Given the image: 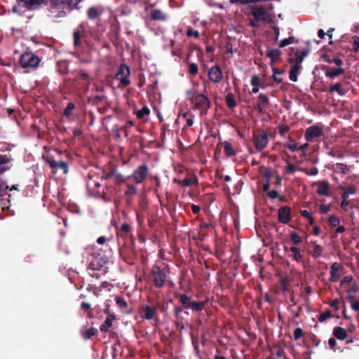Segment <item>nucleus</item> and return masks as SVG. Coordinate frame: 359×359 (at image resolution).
<instances>
[{
	"label": "nucleus",
	"mask_w": 359,
	"mask_h": 359,
	"mask_svg": "<svg viewBox=\"0 0 359 359\" xmlns=\"http://www.w3.org/2000/svg\"><path fill=\"white\" fill-rule=\"evenodd\" d=\"M210 107V101L208 98L203 95H198L195 97L194 108L200 110V115L203 116L206 114Z\"/></svg>",
	"instance_id": "5"
},
{
	"label": "nucleus",
	"mask_w": 359,
	"mask_h": 359,
	"mask_svg": "<svg viewBox=\"0 0 359 359\" xmlns=\"http://www.w3.org/2000/svg\"><path fill=\"white\" fill-rule=\"evenodd\" d=\"M10 24L12 29V36L18 41L22 38V29L20 27L18 26L16 18L15 16H11Z\"/></svg>",
	"instance_id": "10"
},
{
	"label": "nucleus",
	"mask_w": 359,
	"mask_h": 359,
	"mask_svg": "<svg viewBox=\"0 0 359 359\" xmlns=\"http://www.w3.org/2000/svg\"><path fill=\"white\" fill-rule=\"evenodd\" d=\"M291 220V210L288 207H281L278 210V221L282 224H287Z\"/></svg>",
	"instance_id": "12"
},
{
	"label": "nucleus",
	"mask_w": 359,
	"mask_h": 359,
	"mask_svg": "<svg viewBox=\"0 0 359 359\" xmlns=\"http://www.w3.org/2000/svg\"><path fill=\"white\" fill-rule=\"evenodd\" d=\"M258 103L266 106L269 103V98L264 94H259L258 97Z\"/></svg>",
	"instance_id": "46"
},
{
	"label": "nucleus",
	"mask_w": 359,
	"mask_h": 359,
	"mask_svg": "<svg viewBox=\"0 0 359 359\" xmlns=\"http://www.w3.org/2000/svg\"><path fill=\"white\" fill-rule=\"evenodd\" d=\"M149 114V109L148 107H144L140 110L137 111L136 115L138 118H142L144 116L148 115Z\"/></svg>",
	"instance_id": "39"
},
{
	"label": "nucleus",
	"mask_w": 359,
	"mask_h": 359,
	"mask_svg": "<svg viewBox=\"0 0 359 359\" xmlns=\"http://www.w3.org/2000/svg\"><path fill=\"white\" fill-rule=\"evenodd\" d=\"M96 330L95 328H90L83 333V337L86 339H90L91 337L95 335Z\"/></svg>",
	"instance_id": "41"
},
{
	"label": "nucleus",
	"mask_w": 359,
	"mask_h": 359,
	"mask_svg": "<svg viewBox=\"0 0 359 359\" xmlns=\"http://www.w3.org/2000/svg\"><path fill=\"white\" fill-rule=\"evenodd\" d=\"M130 74V69L129 67L125 64H121L116 74V79L120 81L119 88H123L130 85V81L128 79Z\"/></svg>",
	"instance_id": "2"
},
{
	"label": "nucleus",
	"mask_w": 359,
	"mask_h": 359,
	"mask_svg": "<svg viewBox=\"0 0 359 359\" xmlns=\"http://www.w3.org/2000/svg\"><path fill=\"white\" fill-rule=\"evenodd\" d=\"M301 67H298V65H291V69L290 71V79L292 81H297V76L299 74V72Z\"/></svg>",
	"instance_id": "24"
},
{
	"label": "nucleus",
	"mask_w": 359,
	"mask_h": 359,
	"mask_svg": "<svg viewBox=\"0 0 359 359\" xmlns=\"http://www.w3.org/2000/svg\"><path fill=\"white\" fill-rule=\"evenodd\" d=\"M355 283V282L353 281L352 276H346L342 279L340 286L341 288H344L345 290H346L348 287H351V285Z\"/></svg>",
	"instance_id": "26"
},
{
	"label": "nucleus",
	"mask_w": 359,
	"mask_h": 359,
	"mask_svg": "<svg viewBox=\"0 0 359 359\" xmlns=\"http://www.w3.org/2000/svg\"><path fill=\"white\" fill-rule=\"evenodd\" d=\"M224 148L225 152L227 154H229V155L233 154V151H232V148H231V145L230 143H229L227 142H224Z\"/></svg>",
	"instance_id": "59"
},
{
	"label": "nucleus",
	"mask_w": 359,
	"mask_h": 359,
	"mask_svg": "<svg viewBox=\"0 0 359 359\" xmlns=\"http://www.w3.org/2000/svg\"><path fill=\"white\" fill-rule=\"evenodd\" d=\"M198 65L196 63L189 65V72L191 75H196L198 73Z\"/></svg>",
	"instance_id": "49"
},
{
	"label": "nucleus",
	"mask_w": 359,
	"mask_h": 359,
	"mask_svg": "<svg viewBox=\"0 0 359 359\" xmlns=\"http://www.w3.org/2000/svg\"><path fill=\"white\" fill-rule=\"evenodd\" d=\"M268 135L266 133L257 136L255 139V147L257 151L263 150L268 144Z\"/></svg>",
	"instance_id": "14"
},
{
	"label": "nucleus",
	"mask_w": 359,
	"mask_h": 359,
	"mask_svg": "<svg viewBox=\"0 0 359 359\" xmlns=\"http://www.w3.org/2000/svg\"><path fill=\"white\" fill-rule=\"evenodd\" d=\"M109 177H111L114 180L117 182H126L128 179L130 178V176L125 177L122 175L121 173L116 172H111L109 175Z\"/></svg>",
	"instance_id": "19"
},
{
	"label": "nucleus",
	"mask_w": 359,
	"mask_h": 359,
	"mask_svg": "<svg viewBox=\"0 0 359 359\" xmlns=\"http://www.w3.org/2000/svg\"><path fill=\"white\" fill-rule=\"evenodd\" d=\"M205 303L203 302H192L189 306V309H191L194 311H202L204 308Z\"/></svg>",
	"instance_id": "28"
},
{
	"label": "nucleus",
	"mask_w": 359,
	"mask_h": 359,
	"mask_svg": "<svg viewBox=\"0 0 359 359\" xmlns=\"http://www.w3.org/2000/svg\"><path fill=\"white\" fill-rule=\"evenodd\" d=\"M187 36L189 37L194 36V38L197 39L199 37V32L193 29L191 27H189L187 32Z\"/></svg>",
	"instance_id": "52"
},
{
	"label": "nucleus",
	"mask_w": 359,
	"mask_h": 359,
	"mask_svg": "<svg viewBox=\"0 0 359 359\" xmlns=\"http://www.w3.org/2000/svg\"><path fill=\"white\" fill-rule=\"evenodd\" d=\"M333 333L334 336L339 340H344L347 337L346 330L340 327H335L333 330Z\"/></svg>",
	"instance_id": "21"
},
{
	"label": "nucleus",
	"mask_w": 359,
	"mask_h": 359,
	"mask_svg": "<svg viewBox=\"0 0 359 359\" xmlns=\"http://www.w3.org/2000/svg\"><path fill=\"white\" fill-rule=\"evenodd\" d=\"M330 92H337L339 95L344 96L346 94V91L342 89V85L340 83H336L330 87Z\"/></svg>",
	"instance_id": "25"
},
{
	"label": "nucleus",
	"mask_w": 359,
	"mask_h": 359,
	"mask_svg": "<svg viewBox=\"0 0 359 359\" xmlns=\"http://www.w3.org/2000/svg\"><path fill=\"white\" fill-rule=\"evenodd\" d=\"M330 210V205L321 204L319 208V212L321 214H326Z\"/></svg>",
	"instance_id": "56"
},
{
	"label": "nucleus",
	"mask_w": 359,
	"mask_h": 359,
	"mask_svg": "<svg viewBox=\"0 0 359 359\" xmlns=\"http://www.w3.org/2000/svg\"><path fill=\"white\" fill-rule=\"evenodd\" d=\"M113 320L114 318L112 316H108L104 323L100 325V330L104 332H107L109 328L112 325Z\"/></svg>",
	"instance_id": "27"
},
{
	"label": "nucleus",
	"mask_w": 359,
	"mask_h": 359,
	"mask_svg": "<svg viewBox=\"0 0 359 359\" xmlns=\"http://www.w3.org/2000/svg\"><path fill=\"white\" fill-rule=\"evenodd\" d=\"M41 59L32 52H24V69H36Z\"/></svg>",
	"instance_id": "4"
},
{
	"label": "nucleus",
	"mask_w": 359,
	"mask_h": 359,
	"mask_svg": "<svg viewBox=\"0 0 359 359\" xmlns=\"http://www.w3.org/2000/svg\"><path fill=\"white\" fill-rule=\"evenodd\" d=\"M267 196L271 199H275L278 196V193L276 190H271L268 191Z\"/></svg>",
	"instance_id": "63"
},
{
	"label": "nucleus",
	"mask_w": 359,
	"mask_h": 359,
	"mask_svg": "<svg viewBox=\"0 0 359 359\" xmlns=\"http://www.w3.org/2000/svg\"><path fill=\"white\" fill-rule=\"evenodd\" d=\"M81 1V0H67V1L65 4L69 8V10H72L73 8H76L77 4Z\"/></svg>",
	"instance_id": "42"
},
{
	"label": "nucleus",
	"mask_w": 359,
	"mask_h": 359,
	"mask_svg": "<svg viewBox=\"0 0 359 359\" xmlns=\"http://www.w3.org/2000/svg\"><path fill=\"white\" fill-rule=\"evenodd\" d=\"M293 42H294V38L289 37L288 39L281 40L279 43V47L284 48V47L292 43Z\"/></svg>",
	"instance_id": "43"
},
{
	"label": "nucleus",
	"mask_w": 359,
	"mask_h": 359,
	"mask_svg": "<svg viewBox=\"0 0 359 359\" xmlns=\"http://www.w3.org/2000/svg\"><path fill=\"white\" fill-rule=\"evenodd\" d=\"M297 170V168L294 165H293L292 163H291L290 162H287V165L285 168L284 172L285 174L286 173H292Z\"/></svg>",
	"instance_id": "53"
},
{
	"label": "nucleus",
	"mask_w": 359,
	"mask_h": 359,
	"mask_svg": "<svg viewBox=\"0 0 359 359\" xmlns=\"http://www.w3.org/2000/svg\"><path fill=\"white\" fill-rule=\"evenodd\" d=\"M116 304L121 309H126L128 306L127 302L121 297L116 298Z\"/></svg>",
	"instance_id": "55"
},
{
	"label": "nucleus",
	"mask_w": 359,
	"mask_h": 359,
	"mask_svg": "<svg viewBox=\"0 0 359 359\" xmlns=\"http://www.w3.org/2000/svg\"><path fill=\"white\" fill-rule=\"evenodd\" d=\"M329 222L331 226L335 227L339 225L340 221L337 217L332 215L329 217Z\"/></svg>",
	"instance_id": "48"
},
{
	"label": "nucleus",
	"mask_w": 359,
	"mask_h": 359,
	"mask_svg": "<svg viewBox=\"0 0 359 359\" xmlns=\"http://www.w3.org/2000/svg\"><path fill=\"white\" fill-rule=\"evenodd\" d=\"M183 118H186L187 126L190 127L194 123V116L189 115L188 113H184L182 114Z\"/></svg>",
	"instance_id": "44"
},
{
	"label": "nucleus",
	"mask_w": 359,
	"mask_h": 359,
	"mask_svg": "<svg viewBox=\"0 0 359 359\" xmlns=\"http://www.w3.org/2000/svg\"><path fill=\"white\" fill-rule=\"evenodd\" d=\"M347 294H355L357 292V284L355 283L354 284H352L351 287H348L346 289Z\"/></svg>",
	"instance_id": "60"
},
{
	"label": "nucleus",
	"mask_w": 359,
	"mask_h": 359,
	"mask_svg": "<svg viewBox=\"0 0 359 359\" xmlns=\"http://www.w3.org/2000/svg\"><path fill=\"white\" fill-rule=\"evenodd\" d=\"M344 72V69L339 67L337 69L327 71L325 72V76L330 79H334L336 76L343 74Z\"/></svg>",
	"instance_id": "29"
},
{
	"label": "nucleus",
	"mask_w": 359,
	"mask_h": 359,
	"mask_svg": "<svg viewBox=\"0 0 359 359\" xmlns=\"http://www.w3.org/2000/svg\"><path fill=\"white\" fill-rule=\"evenodd\" d=\"M7 112L8 114V116L10 117L14 118L16 121V122L18 123V124L20 125V121L18 119L17 115H20V111H17L15 109H13L8 108L7 109Z\"/></svg>",
	"instance_id": "35"
},
{
	"label": "nucleus",
	"mask_w": 359,
	"mask_h": 359,
	"mask_svg": "<svg viewBox=\"0 0 359 359\" xmlns=\"http://www.w3.org/2000/svg\"><path fill=\"white\" fill-rule=\"evenodd\" d=\"M303 334L302 330L299 327L296 328L294 331V337L295 339H299L302 337Z\"/></svg>",
	"instance_id": "61"
},
{
	"label": "nucleus",
	"mask_w": 359,
	"mask_h": 359,
	"mask_svg": "<svg viewBox=\"0 0 359 359\" xmlns=\"http://www.w3.org/2000/svg\"><path fill=\"white\" fill-rule=\"evenodd\" d=\"M88 17L91 20H94L96 18H97L98 12L97 11V9L93 7L90 8L88 11Z\"/></svg>",
	"instance_id": "40"
},
{
	"label": "nucleus",
	"mask_w": 359,
	"mask_h": 359,
	"mask_svg": "<svg viewBox=\"0 0 359 359\" xmlns=\"http://www.w3.org/2000/svg\"><path fill=\"white\" fill-rule=\"evenodd\" d=\"M174 182L182 187H191L197 184L198 180L195 175L189 174L184 180L174 179Z\"/></svg>",
	"instance_id": "9"
},
{
	"label": "nucleus",
	"mask_w": 359,
	"mask_h": 359,
	"mask_svg": "<svg viewBox=\"0 0 359 359\" xmlns=\"http://www.w3.org/2000/svg\"><path fill=\"white\" fill-rule=\"evenodd\" d=\"M323 248L322 247L318 244H315L314 245V250L313 252V257H318L322 252Z\"/></svg>",
	"instance_id": "50"
},
{
	"label": "nucleus",
	"mask_w": 359,
	"mask_h": 359,
	"mask_svg": "<svg viewBox=\"0 0 359 359\" xmlns=\"http://www.w3.org/2000/svg\"><path fill=\"white\" fill-rule=\"evenodd\" d=\"M271 4L268 6L253 5L250 8V14L257 21H268L271 19Z\"/></svg>",
	"instance_id": "1"
},
{
	"label": "nucleus",
	"mask_w": 359,
	"mask_h": 359,
	"mask_svg": "<svg viewBox=\"0 0 359 359\" xmlns=\"http://www.w3.org/2000/svg\"><path fill=\"white\" fill-rule=\"evenodd\" d=\"M81 32L79 31H75L74 32V43L75 46H77L80 43Z\"/></svg>",
	"instance_id": "54"
},
{
	"label": "nucleus",
	"mask_w": 359,
	"mask_h": 359,
	"mask_svg": "<svg viewBox=\"0 0 359 359\" xmlns=\"http://www.w3.org/2000/svg\"><path fill=\"white\" fill-rule=\"evenodd\" d=\"M22 2V0H17V3L12 6L11 8L8 10L9 13H12L11 16H15L17 19V15L20 18L21 16L20 14V4Z\"/></svg>",
	"instance_id": "20"
},
{
	"label": "nucleus",
	"mask_w": 359,
	"mask_h": 359,
	"mask_svg": "<svg viewBox=\"0 0 359 359\" xmlns=\"http://www.w3.org/2000/svg\"><path fill=\"white\" fill-rule=\"evenodd\" d=\"M290 238H291L292 243L294 245L299 244L300 243L302 242V238L295 231H292L290 233Z\"/></svg>",
	"instance_id": "34"
},
{
	"label": "nucleus",
	"mask_w": 359,
	"mask_h": 359,
	"mask_svg": "<svg viewBox=\"0 0 359 359\" xmlns=\"http://www.w3.org/2000/svg\"><path fill=\"white\" fill-rule=\"evenodd\" d=\"M266 54L273 60H275L279 58L280 55V51L278 49H269Z\"/></svg>",
	"instance_id": "31"
},
{
	"label": "nucleus",
	"mask_w": 359,
	"mask_h": 359,
	"mask_svg": "<svg viewBox=\"0 0 359 359\" xmlns=\"http://www.w3.org/2000/svg\"><path fill=\"white\" fill-rule=\"evenodd\" d=\"M8 186L6 185V182L0 179V198L6 195Z\"/></svg>",
	"instance_id": "38"
},
{
	"label": "nucleus",
	"mask_w": 359,
	"mask_h": 359,
	"mask_svg": "<svg viewBox=\"0 0 359 359\" xmlns=\"http://www.w3.org/2000/svg\"><path fill=\"white\" fill-rule=\"evenodd\" d=\"M298 170L304 172V173H306L308 175L316 176L318 173V168L316 167H313L311 169H308V168H298Z\"/></svg>",
	"instance_id": "33"
},
{
	"label": "nucleus",
	"mask_w": 359,
	"mask_h": 359,
	"mask_svg": "<svg viewBox=\"0 0 359 359\" xmlns=\"http://www.w3.org/2000/svg\"><path fill=\"white\" fill-rule=\"evenodd\" d=\"M74 108V104L73 103H69L65 110V114L66 116H69L72 114V109Z\"/></svg>",
	"instance_id": "58"
},
{
	"label": "nucleus",
	"mask_w": 359,
	"mask_h": 359,
	"mask_svg": "<svg viewBox=\"0 0 359 359\" xmlns=\"http://www.w3.org/2000/svg\"><path fill=\"white\" fill-rule=\"evenodd\" d=\"M341 198H342V201L341 203V207L343 208H345L349 204V201H348V197H347V196H346L342 194Z\"/></svg>",
	"instance_id": "62"
},
{
	"label": "nucleus",
	"mask_w": 359,
	"mask_h": 359,
	"mask_svg": "<svg viewBox=\"0 0 359 359\" xmlns=\"http://www.w3.org/2000/svg\"><path fill=\"white\" fill-rule=\"evenodd\" d=\"M152 276L154 285L156 287H162L164 285L166 276L164 271L159 266H154L152 270Z\"/></svg>",
	"instance_id": "6"
},
{
	"label": "nucleus",
	"mask_w": 359,
	"mask_h": 359,
	"mask_svg": "<svg viewBox=\"0 0 359 359\" xmlns=\"http://www.w3.org/2000/svg\"><path fill=\"white\" fill-rule=\"evenodd\" d=\"M137 193V189L133 185L127 184V190L125 194L127 196L135 195Z\"/></svg>",
	"instance_id": "47"
},
{
	"label": "nucleus",
	"mask_w": 359,
	"mask_h": 359,
	"mask_svg": "<svg viewBox=\"0 0 359 359\" xmlns=\"http://www.w3.org/2000/svg\"><path fill=\"white\" fill-rule=\"evenodd\" d=\"M226 102H227L229 107H230V108H233L236 106V102L233 100V95H228L226 96Z\"/></svg>",
	"instance_id": "57"
},
{
	"label": "nucleus",
	"mask_w": 359,
	"mask_h": 359,
	"mask_svg": "<svg viewBox=\"0 0 359 359\" xmlns=\"http://www.w3.org/2000/svg\"><path fill=\"white\" fill-rule=\"evenodd\" d=\"M151 18L154 20H165L167 19V16L165 13H163L161 10L156 9L154 10L151 13Z\"/></svg>",
	"instance_id": "23"
},
{
	"label": "nucleus",
	"mask_w": 359,
	"mask_h": 359,
	"mask_svg": "<svg viewBox=\"0 0 359 359\" xmlns=\"http://www.w3.org/2000/svg\"><path fill=\"white\" fill-rule=\"evenodd\" d=\"M209 79L213 83H219L223 79V73L220 67L215 65L212 67L208 74Z\"/></svg>",
	"instance_id": "8"
},
{
	"label": "nucleus",
	"mask_w": 359,
	"mask_h": 359,
	"mask_svg": "<svg viewBox=\"0 0 359 359\" xmlns=\"http://www.w3.org/2000/svg\"><path fill=\"white\" fill-rule=\"evenodd\" d=\"M323 131L320 127L312 126L306 130L305 138L307 141H311L313 139L320 137Z\"/></svg>",
	"instance_id": "11"
},
{
	"label": "nucleus",
	"mask_w": 359,
	"mask_h": 359,
	"mask_svg": "<svg viewBox=\"0 0 359 359\" xmlns=\"http://www.w3.org/2000/svg\"><path fill=\"white\" fill-rule=\"evenodd\" d=\"M340 269V264L337 262H334L332 264L330 267V280L331 282H336L339 278V274L338 273Z\"/></svg>",
	"instance_id": "16"
},
{
	"label": "nucleus",
	"mask_w": 359,
	"mask_h": 359,
	"mask_svg": "<svg viewBox=\"0 0 359 359\" xmlns=\"http://www.w3.org/2000/svg\"><path fill=\"white\" fill-rule=\"evenodd\" d=\"M179 300L180 303L183 305L184 309H189V306H190V304L191 302L190 298L187 297L186 294H180L179 297Z\"/></svg>",
	"instance_id": "30"
},
{
	"label": "nucleus",
	"mask_w": 359,
	"mask_h": 359,
	"mask_svg": "<svg viewBox=\"0 0 359 359\" xmlns=\"http://www.w3.org/2000/svg\"><path fill=\"white\" fill-rule=\"evenodd\" d=\"M251 85L253 86L252 89V93H257L259 91V79L257 76H253L251 79Z\"/></svg>",
	"instance_id": "36"
},
{
	"label": "nucleus",
	"mask_w": 359,
	"mask_h": 359,
	"mask_svg": "<svg viewBox=\"0 0 359 359\" xmlns=\"http://www.w3.org/2000/svg\"><path fill=\"white\" fill-rule=\"evenodd\" d=\"M156 311L155 309L145 305L143 306L140 312V316L142 318L147 320H151L154 318L156 315Z\"/></svg>",
	"instance_id": "15"
},
{
	"label": "nucleus",
	"mask_w": 359,
	"mask_h": 359,
	"mask_svg": "<svg viewBox=\"0 0 359 359\" xmlns=\"http://www.w3.org/2000/svg\"><path fill=\"white\" fill-rule=\"evenodd\" d=\"M329 184L326 181H321L318 183V188L316 192L323 196L328 195Z\"/></svg>",
	"instance_id": "18"
},
{
	"label": "nucleus",
	"mask_w": 359,
	"mask_h": 359,
	"mask_svg": "<svg viewBox=\"0 0 359 359\" xmlns=\"http://www.w3.org/2000/svg\"><path fill=\"white\" fill-rule=\"evenodd\" d=\"M352 46H353V50L355 52H357L359 48V37L358 36H353Z\"/></svg>",
	"instance_id": "51"
},
{
	"label": "nucleus",
	"mask_w": 359,
	"mask_h": 359,
	"mask_svg": "<svg viewBox=\"0 0 359 359\" xmlns=\"http://www.w3.org/2000/svg\"><path fill=\"white\" fill-rule=\"evenodd\" d=\"M7 162V158L5 156H0V174L8 169L6 166Z\"/></svg>",
	"instance_id": "37"
},
{
	"label": "nucleus",
	"mask_w": 359,
	"mask_h": 359,
	"mask_svg": "<svg viewBox=\"0 0 359 359\" xmlns=\"http://www.w3.org/2000/svg\"><path fill=\"white\" fill-rule=\"evenodd\" d=\"M46 163L50 167L53 172H61L66 175L69 172L68 163L63 161H55L50 157L44 158Z\"/></svg>",
	"instance_id": "3"
},
{
	"label": "nucleus",
	"mask_w": 359,
	"mask_h": 359,
	"mask_svg": "<svg viewBox=\"0 0 359 359\" xmlns=\"http://www.w3.org/2000/svg\"><path fill=\"white\" fill-rule=\"evenodd\" d=\"M43 0H24V10H35L43 3Z\"/></svg>",
	"instance_id": "17"
},
{
	"label": "nucleus",
	"mask_w": 359,
	"mask_h": 359,
	"mask_svg": "<svg viewBox=\"0 0 359 359\" xmlns=\"http://www.w3.org/2000/svg\"><path fill=\"white\" fill-rule=\"evenodd\" d=\"M147 174L148 168L146 165L143 164L133 171V173L130 177H132L137 184H141L145 180Z\"/></svg>",
	"instance_id": "7"
},
{
	"label": "nucleus",
	"mask_w": 359,
	"mask_h": 359,
	"mask_svg": "<svg viewBox=\"0 0 359 359\" xmlns=\"http://www.w3.org/2000/svg\"><path fill=\"white\" fill-rule=\"evenodd\" d=\"M264 177L266 178L267 182H269V181L273 177V171L270 169H266L264 172Z\"/></svg>",
	"instance_id": "64"
},
{
	"label": "nucleus",
	"mask_w": 359,
	"mask_h": 359,
	"mask_svg": "<svg viewBox=\"0 0 359 359\" xmlns=\"http://www.w3.org/2000/svg\"><path fill=\"white\" fill-rule=\"evenodd\" d=\"M341 189L343 190V195L348 197L349 195H352L356 193V189L353 185H349L347 187H341Z\"/></svg>",
	"instance_id": "32"
},
{
	"label": "nucleus",
	"mask_w": 359,
	"mask_h": 359,
	"mask_svg": "<svg viewBox=\"0 0 359 359\" xmlns=\"http://www.w3.org/2000/svg\"><path fill=\"white\" fill-rule=\"evenodd\" d=\"M290 251L292 252V257L293 259H294L297 262L301 263L303 262V257L301 254V251L299 248L297 247H291Z\"/></svg>",
	"instance_id": "22"
},
{
	"label": "nucleus",
	"mask_w": 359,
	"mask_h": 359,
	"mask_svg": "<svg viewBox=\"0 0 359 359\" xmlns=\"http://www.w3.org/2000/svg\"><path fill=\"white\" fill-rule=\"evenodd\" d=\"M286 147L292 152L299 150L298 144L294 141H290L287 142Z\"/></svg>",
	"instance_id": "45"
},
{
	"label": "nucleus",
	"mask_w": 359,
	"mask_h": 359,
	"mask_svg": "<svg viewBox=\"0 0 359 359\" xmlns=\"http://www.w3.org/2000/svg\"><path fill=\"white\" fill-rule=\"evenodd\" d=\"M304 59V55L298 49H292V53L289 59L290 65H298V67L302 68V63Z\"/></svg>",
	"instance_id": "13"
}]
</instances>
